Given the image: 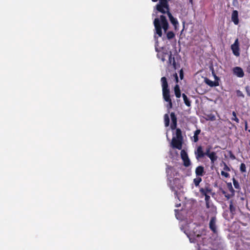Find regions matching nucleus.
Segmentation results:
<instances>
[{"mask_svg":"<svg viewBox=\"0 0 250 250\" xmlns=\"http://www.w3.org/2000/svg\"><path fill=\"white\" fill-rule=\"evenodd\" d=\"M206 205L207 208H210V209L211 210V211L212 212H214L215 213L216 212V208L213 205L210 204L209 202H206Z\"/></svg>","mask_w":250,"mask_h":250,"instance_id":"nucleus-22","label":"nucleus"},{"mask_svg":"<svg viewBox=\"0 0 250 250\" xmlns=\"http://www.w3.org/2000/svg\"><path fill=\"white\" fill-rule=\"evenodd\" d=\"M231 21L235 25H237L239 23L238 17H231Z\"/></svg>","mask_w":250,"mask_h":250,"instance_id":"nucleus-32","label":"nucleus"},{"mask_svg":"<svg viewBox=\"0 0 250 250\" xmlns=\"http://www.w3.org/2000/svg\"><path fill=\"white\" fill-rule=\"evenodd\" d=\"M167 54V53H165L164 52H158L157 54V56L158 59H160L163 62H164L166 60L165 55Z\"/></svg>","mask_w":250,"mask_h":250,"instance_id":"nucleus-18","label":"nucleus"},{"mask_svg":"<svg viewBox=\"0 0 250 250\" xmlns=\"http://www.w3.org/2000/svg\"><path fill=\"white\" fill-rule=\"evenodd\" d=\"M205 200L206 202H209L210 196L208 194L205 196Z\"/></svg>","mask_w":250,"mask_h":250,"instance_id":"nucleus-41","label":"nucleus"},{"mask_svg":"<svg viewBox=\"0 0 250 250\" xmlns=\"http://www.w3.org/2000/svg\"><path fill=\"white\" fill-rule=\"evenodd\" d=\"M208 157L210 159L212 164H214L218 159L216 153L214 151H211Z\"/></svg>","mask_w":250,"mask_h":250,"instance_id":"nucleus-15","label":"nucleus"},{"mask_svg":"<svg viewBox=\"0 0 250 250\" xmlns=\"http://www.w3.org/2000/svg\"><path fill=\"white\" fill-rule=\"evenodd\" d=\"M175 171V169L173 167L171 166H168L166 169V172L167 175H170V177H172L171 173H170L172 171Z\"/></svg>","mask_w":250,"mask_h":250,"instance_id":"nucleus-25","label":"nucleus"},{"mask_svg":"<svg viewBox=\"0 0 250 250\" xmlns=\"http://www.w3.org/2000/svg\"><path fill=\"white\" fill-rule=\"evenodd\" d=\"M170 19V21L171 23L174 26V28L175 30L177 29V26L179 25L178 22L176 18H174V17H168Z\"/></svg>","mask_w":250,"mask_h":250,"instance_id":"nucleus-16","label":"nucleus"},{"mask_svg":"<svg viewBox=\"0 0 250 250\" xmlns=\"http://www.w3.org/2000/svg\"><path fill=\"white\" fill-rule=\"evenodd\" d=\"M181 157L182 160L188 158V155L185 150H182L181 151Z\"/></svg>","mask_w":250,"mask_h":250,"instance_id":"nucleus-27","label":"nucleus"},{"mask_svg":"<svg viewBox=\"0 0 250 250\" xmlns=\"http://www.w3.org/2000/svg\"><path fill=\"white\" fill-rule=\"evenodd\" d=\"M247 71L250 73V63L248 64L247 67Z\"/></svg>","mask_w":250,"mask_h":250,"instance_id":"nucleus-44","label":"nucleus"},{"mask_svg":"<svg viewBox=\"0 0 250 250\" xmlns=\"http://www.w3.org/2000/svg\"><path fill=\"white\" fill-rule=\"evenodd\" d=\"M228 187L229 191L231 193V195H233L234 194V190L233 189V188L232 187L231 184V183L228 184Z\"/></svg>","mask_w":250,"mask_h":250,"instance_id":"nucleus-33","label":"nucleus"},{"mask_svg":"<svg viewBox=\"0 0 250 250\" xmlns=\"http://www.w3.org/2000/svg\"><path fill=\"white\" fill-rule=\"evenodd\" d=\"M189 2H190L191 4H192L193 0H189Z\"/></svg>","mask_w":250,"mask_h":250,"instance_id":"nucleus-49","label":"nucleus"},{"mask_svg":"<svg viewBox=\"0 0 250 250\" xmlns=\"http://www.w3.org/2000/svg\"><path fill=\"white\" fill-rule=\"evenodd\" d=\"M170 117L171 120L170 128L172 130H174L177 127V119L174 112H171L170 113Z\"/></svg>","mask_w":250,"mask_h":250,"instance_id":"nucleus-11","label":"nucleus"},{"mask_svg":"<svg viewBox=\"0 0 250 250\" xmlns=\"http://www.w3.org/2000/svg\"><path fill=\"white\" fill-rule=\"evenodd\" d=\"M173 75L175 78L176 82L178 83V77L177 74L176 73H175Z\"/></svg>","mask_w":250,"mask_h":250,"instance_id":"nucleus-43","label":"nucleus"},{"mask_svg":"<svg viewBox=\"0 0 250 250\" xmlns=\"http://www.w3.org/2000/svg\"><path fill=\"white\" fill-rule=\"evenodd\" d=\"M225 197H227L228 199H229L230 198V195L229 194L225 195Z\"/></svg>","mask_w":250,"mask_h":250,"instance_id":"nucleus-48","label":"nucleus"},{"mask_svg":"<svg viewBox=\"0 0 250 250\" xmlns=\"http://www.w3.org/2000/svg\"><path fill=\"white\" fill-rule=\"evenodd\" d=\"M233 73L239 78H242L244 76V73L242 68L239 66H236L233 68Z\"/></svg>","mask_w":250,"mask_h":250,"instance_id":"nucleus-10","label":"nucleus"},{"mask_svg":"<svg viewBox=\"0 0 250 250\" xmlns=\"http://www.w3.org/2000/svg\"><path fill=\"white\" fill-rule=\"evenodd\" d=\"M229 216L228 217H225L226 219L230 220L232 219L235 215L236 214L237 211V208L236 205L234 204L233 201L231 200L229 202Z\"/></svg>","mask_w":250,"mask_h":250,"instance_id":"nucleus-4","label":"nucleus"},{"mask_svg":"<svg viewBox=\"0 0 250 250\" xmlns=\"http://www.w3.org/2000/svg\"><path fill=\"white\" fill-rule=\"evenodd\" d=\"M209 228L213 233H217L216 218L215 216L211 217L209 223Z\"/></svg>","mask_w":250,"mask_h":250,"instance_id":"nucleus-6","label":"nucleus"},{"mask_svg":"<svg viewBox=\"0 0 250 250\" xmlns=\"http://www.w3.org/2000/svg\"><path fill=\"white\" fill-rule=\"evenodd\" d=\"M231 49L235 56H239L240 55L239 42L238 39H236L234 43L231 45Z\"/></svg>","mask_w":250,"mask_h":250,"instance_id":"nucleus-7","label":"nucleus"},{"mask_svg":"<svg viewBox=\"0 0 250 250\" xmlns=\"http://www.w3.org/2000/svg\"><path fill=\"white\" fill-rule=\"evenodd\" d=\"M223 193L224 194H225V192L224 191H223Z\"/></svg>","mask_w":250,"mask_h":250,"instance_id":"nucleus-55","label":"nucleus"},{"mask_svg":"<svg viewBox=\"0 0 250 250\" xmlns=\"http://www.w3.org/2000/svg\"><path fill=\"white\" fill-rule=\"evenodd\" d=\"M175 37V34L172 31H168L167 34V37L168 40L173 39Z\"/></svg>","mask_w":250,"mask_h":250,"instance_id":"nucleus-30","label":"nucleus"},{"mask_svg":"<svg viewBox=\"0 0 250 250\" xmlns=\"http://www.w3.org/2000/svg\"><path fill=\"white\" fill-rule=\"evenodd\" d=\"M174 90L176 97L177 98H180L181 96V93L179 86L178 84L175 86Z\"/></svg>","mask_w":250,"mask_h":250,"instance_id":"nucleus-17","label":"nucleus"},{"mask_svg":"<svg viewBox=\"0 0 250 250\" xmlns=\"http://www.w3.org/2000/svg\"><path fill=\"white\" fill-rule=\"evenodd\" d=\"M236 95L238 97H244V95L243 93L239 90H236Z\"/></svg>","mask_w":250,"mask_h":250,"instance_id":"nucleus-36","label":"nucleus"},{"mask_svg":"<svg viewBox=\"0 0 250 250\" xmlns=\"http://www.w3.org/2000/svg\"><path fill=\"white\" fill-rule=\"evenodd\" d=\"M194 153L196 159L197 160H199L205 157L204 152L201 146H199L197 147V149L195 150Z\"/></svg>","mask_w":250,"mask_h":250,"instance_id":"nucleus-8","label":"nucleus"},{"mask_svg":"<svg viewBox=\"0 0 250 250\" xmlns=\"http://www.w3.org/2000/svg\"><path fill=\"white\" fill-rule=\"evenodd\" d=\"M182 97L183 98V100H184V103L188 107L190 106L191 102L188 99V98L187 95L183 93L182 94Z\"/></svg>","mask_w":250,"mask_h":250,"instance_id":"nucleus-19","label":"nucleus"},{"mask_svg":"<svg viewBox=\"0 0 250 250\" xmlns=\"http://www.w3.org/2000/svg\"><path fill=\"white\" fill-rule=\"evenodd\" d=\"M201 132V130L199 129H198L196 130L194 132V136H193V141L194 143H196L199 140L198 135Z\"/></svg>","mask_w":250,"mask_h":250,"instance_id":"nucleus-20","label":"nucleus"},{"mask_svg":"<svg viewBox=\"0 0 250 250\" xmlns=\"http://www.w3.org/2000/svg\"><path fill=\"white\" fill-rule=\"evenodd\" d=\"M232 115L233 117L231 118V120L232 121H235L237 123H239V120L237 117L236 112L234 111H232Z\"/></svg>","mask_w":250,"mask_h":250,"instance_id":"nucleus-26","label":"nucleus"},{"mask_svg":"<svg viewBox=\"0 0 250 250\" xmlns=\"http://www.w3.org/2000/svg\"><path fill=\"white\" fill-rule=\"evenodd\" d=\"M210 149H211V147L210 146H208L206 150V152H204V156H207L208 157L209 155L210 154L211 152H210Z\"/></svg>","mask_w":250,"mask_h":250,"instance_id":"nucleus-34","label":"nucleus"},{"mask_svg":"<svg viewBox=\"0 0 250 250\" xmlns=\"http://www.w3.org/2000/svg\"><path fill=\"white\" fill-rule=\"evenodd\" d=\"M212 191L211 188L209 186H205L204 188H201L199 191L202 196H205L211 193Z\"/></svg>","mask_w":250,"mask_h":250,"instance_id":"nucleus-12","label":"nucleus"},{"mask_svg":"<svg viewBox=\"0 0 250 250\" xmlns=\"http://www.w3.org/2000/svg\"><path fill=\"white\" fill-rule=\"evenodd\" d=\"M224 165L223 169L226 171H229L230 170L229 167L227 166V165L224 162H223Z\"/></svg>","mask_w":250,"mask_h":250,"instance_id":"nucleus-35","label":"nucleus"},{"mask_svg":"<svg viewBox=\"0 0 250 250\" xmlns=\"http://www.w3.org/2000/svg\"><path fill=\"white\" fill-rule=\"evenodd\" d=\"M154 25L156 30V33L161 37L162 36V28L166 32L168 28V23L166 19V17H160V19L156 18L154 21Z\"/></svg>","mask_w":250,"mask_h":250,"instance_id":"nucleus-1","label":"nucleus"},{"mask_svg":"<svg viewBox=\"0 0 250 250\" xmlns=\"http://www.w3.org/2000/svg\"><path fill=\"white\" fill-rule=\"evenodd\" d=\"M231 16H238V12L237 10H233Z\"/></svg>","mask_w":250,"mask_h":250,"instance_id":"nucleus-42","label":"nucleus"},{"mask_svg":"<svg viewBox=\"0 0 250 250\" xmlns=\"http://www.w3.org/2000/svg\"><path fill=\"white\" fill-rule=\"evenodd\" d=\"M176 138L183 140L182 131L180 128H176Z\"/></svg>","mask_w":250,"mask_h":250,"instance_id":"nucleus-23","label":"nucleus"},{"mask_svg":"<svg viewBox=\"0 0 250 250\" xmlns=\"http://www.w3.org/2000/svg\"><path fill=\"white\" fill-rule=\"evenodd\" d=\"M240 170L241 172H246V167L244 163H241L240 167Z\"/></svg>","mask_w":250,"mask_h":250,"instance_id":"nucleus-31","label":"nucleus"},{"mask_svg":"<svg viewBox=\"0 0 250 250\" xmlns=\"http://www.w3.org/2000/svg\"><path fill=\"white\" fill-rule=\"evenodd\" d=\"M246 91L247 93V95L250 97V89L249 86H247L246 87Z\"/></svg>","mask_w":250,"mask_h":250,"instance_id":"nucleus-40","label":"nucleus"},{"mask_svg":"<svg viewBox=\"0 0 250 250\" xmlns=\"http://www.w3.org/2000/svg\"><path fill=\"white\" fill-rule=\"evenodd\" d=\"M168 62L169 64H171L174 69L177 68V64L176 63L175 58L173 56L171 52H170L168 55Z\"/></svg>","mask_w":250,"mask_h":250,"instance_id":"nucleus-13","label":"nucleus"},{"mask_svg":"<svg viewBox=\"0 0 250 250\" xmlns=\"http://www.w3.org/2000/svg\"><path fill=\"white\" fill-rule=\"evenodd\" d=\"M161 81L162 83L163 98L165 101L168 103L167 108H171L172 103L170 96V91L168 88L167 78L165 77H163L161 78Z\"/></svg>","mask_w":250,"mask_h":250,"instance_id":"nucleus-2","label":"nucleus"},{"mask_svg":"<svg viewBox=\"0 0 250 250\" xmlns=\"http://www.w3.org/2000/svg\"><path fill=\"white\" fill-rule=\"evenodd\" d=\"M153 2H156L158 0H151Z\"/></svg>","mask_w":250,"mask_h":250,"instance_id":"nucleus-50","label":"nucleus"},{"mask_svg":"<svg viewBox=\"0 0 250 250\" xmlns=\"http://www.w3.org/2000/svg\"><path fill=\"white\" fill-rule=\"evenodd\" d=\"M171 189L172 191H174V194L177 195V191L174 190V188L173 187H171Z\"/></svg>","mask_w":250,"mask_h":250,"instance_id":"nucleus-45","label":"nucleus"},{"mask_svg":"<svg viewBox=\"0 0 250 250\" xmlns=\"http://www.w3.org/2000/svg\"><path fill=\"white\" fill-rule=\"evenodd\" d=\"M202 179L201 177L197 176L196 178L193 179V183L196 187L199 186L200 183L201 182Z\"/></svg>","mask_w":250,"mask_h":250,"instance_id":"nucleus-21","label":"nucleus"},{"mask_svg":"<svg viewBox=\"0 0 250 250\" xmlns=\"http://www.w3.org/2000/svg\"><path fill=\"white\" fill-rule=\"evenodd\" d=\"M215 79L216 81L213 82L210 80L208 78L205 77L204 78V82L206 84H208L210 87L217 86L219 85V82L218 81V80H219V78L216 76H215Z\"/></svg>","mask_w":250,"mask_h":250,"instance_id":"nucleus-9","label":"nucleus"},{"mask_svg":"<svg viewBox=\"0 0 250 250\" xmlns=\"http://www.w3.org/2000/svg\"><path fill=\"white\" fill-rule=\"evenodd\" d=\"M227 212V211H226L225 212H224V215H225V213L226 212Z\"/></svg>","mask_w":250,"mask_h":250,"instance_id":"nucleus-53","label":"nucleus"},{"mask_svg":"<svg viewBox=\"0 0 250 250\" xmlns=\"http://www.w3.org/2000/svg\"><path fill=\"white\" fill-rule=\"evenodd\" d=\"M208 117L210 121H214L215 120V117L213 115H209L208 116Z\"/></svg>","mask_w":250,"mask_h":250,"instance_id":"nucleus-38","label":"nucleus"},{"mask_svg":"<svg viewBox=\"0 0 250 250\" xmlns=\"http://www.w3.org/2000/svg\"><path fill=\"white\" fill-rule=\"evenodd\" d=\"M237 2V0H233V3H234V2Z\"/></svg>","mask_w":250,"mask_h":250,"instance_id":"nucleus-51","label":"nucleus"},{"mask_svg":"<svg viewBox=\"0 0 250 250\" xmlns=\"http://www.w3.org/2000/svg\"><path fill=\"white\" fill-rule=\"evenodd\" d=\"M179 75H180V78L181 80H182L184 78V72H183V69H181L180 72H179Z\"/></svg>","mask_w":250,"mask_h":250,"instance_id":"nucleus-39","label":"nucleus"},{"mask_svg":"<svg viewBox=\"0 0 250 250\" xmlns=\"http://www.w3.org/2000/svg\"><path fill=\"white\" fill-rule=\"evenodd\" d=\"M232 181H233V184L234 188L236 189H240L239 184L238 182V181L236 180H235V179L234 178L232 179Z\"/></svg>","mask_w":250,"mask_h":250,"instance_id":"nucleus-29","label":"nucleus"},{"mask_svg":"<svg viewBox=\"0 0 250 250\" xmlns=\"http://www.w3.org/2000/svg\"><path fill=\"white\" fill-rule=\"evenodd\" d=\"M156 10L162 14H167V16H172L170 12V8L167 0H160L156 5Z\"/></svg>","mask_w":250,"mask_h":250,"instance_id":"nucleus-3","label":"nucleus"},{"mask_svg":"<svg viewBox=\"0 0 250 250\" xmlns=\"http://www.w3.org/2000/svg\"><path fill=\"white\" fill-rule=\"evenodd\" d=\"M183 162H184V165L186 167H189L190 165V164H191L190 160H189L188 157L186 158V159H185L183 160Z\"/></svg>","mask_w":250,"mask_h":250,"instance_id":"nucleus-28","label":"nucleus"},{"mask_svg":"<svg viewBox=\"0 0 250 250\" xmlns=\"http://www.w3.org/2000/svg\"><path fill=\"white\" fill-rule=\"evenodd\" d=\"M230 158L232 159H235V156L233 154H232V153H231V154L230 155Z\"/></svg>","mask_w":250,"mask_h":250,"instance_id":"nucleus-47","label":"nucleus"},{"mask_svg":"<svg viewBox=\"0 0 250 250\" xmlns=\"http://www.w3.org/2000/svg\"><path fill=\"white\" fill-rule=\"evenodd\" d=\"M195 172L196 176H203L205 173L204 167L202 166H198L195 169Z\"/></svg>","mask_w":250,"mask_h":250,"instance_id":"nucleus-14","label":"nucleus"},{"mask_svg":"<svg viewBox=\"0 0 250 250\" xmlns=\"http://www.w3.org/2000/svg\"><path fill=\"white\" fill-rule=\"evenodd\" d=\"M248 131L250 133V129L248 130Z\"/></svg>","mask_w":250,"mask_h":250,"instance_id":"nucleus-54","label":"nucleus"},{"mask_svg":"<svg viewBox=\"0 0 250 250\" xmlns=\"http://www.w3.org/2000/svg\"><path fill=\"white\" fill-rule=\"evenodd\" d=\"M221 174L222 176L225 177V178H228L229 177V173L225 172L224 170L222 171Z\"/></svg>","mask_w":250,"mask_h":250,"instance_id":"nucleus-37","label":"nucleus"},{"mask_svg":"<svg viewBox=\"0 0 250 250\" xmlns=\"http://www.w3.org/2000/svg\"><path fill=\"white\" fill-rule=\"evenodd\" d=\"M156 51H158V49H157V48H156Z\"/></svg>","mask_w":250,"mask_h":250,"instance_id":"nucleus-52","label":"nucleus"},{"mask_svg":"<svg viewBox=\"0 0 250 250\" xmlns=\"http://www.w3.org/2000/svg\"><path fill=\"white\" fill-rule=\"evenodd\" d=\"M182 140H183L173 137L171 141V146L172 147L181 150L182 147Z\"/></svg>","mask_w":250,"mask_h":250,"instance_id":"nucleus-5","label":"nucleus"},{"mask_svg":"<svg viewBox=\"0 0 250 250\" xmlns=\"http://www.w3.org/2000/svg\"><path fill=\"white\" fill-rule=\"evenodd\" d=\"M164 122L165 125L166 127H167L169 125V117L167 114H166L164 115Z\"/></svg>","mask_w":250,"mask_h":250,"instance_id":"nucleus-24","label":"nucleus"},{"mask_svg":"<svg viewBox=\"0 0 250 250\" xmlns=\"http://www.w3.org/2000/svg\"><path fill=\"white\" fill-rule=\"evenodd\" d=\"M247 129H248V123L247 121H245V129L246 130H247Z\"/></svg>","mask_w":250,"mask_h":250,"instance_id":"nucleus-46","label":"nucleus"}]
</instances>
